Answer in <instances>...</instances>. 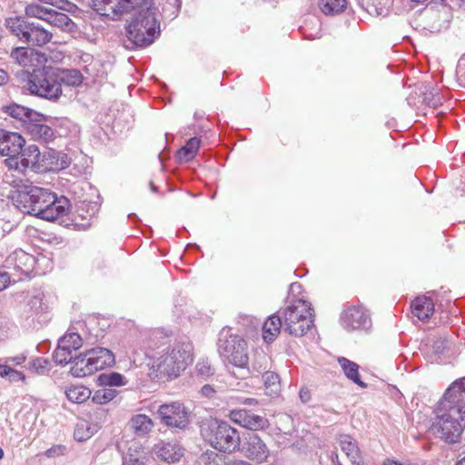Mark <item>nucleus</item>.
Returning <instances> with one entry per match:
<instances>
[{"label":"nucleus","instance_id":"1","mask_svg":"<svg viewBox=\"0 0 465 465\" xmlns=\"http://www.w3.org/2000/svg\"><path fill=\"white\" fill-rule=\"evenodd\" d=\"M94 6L100 15L113 20L124 13L138 8L136 17L126 26L127 38L134 46H148L160 34L155 8L150 0H95Z\"/></svg>","mask_w":465,"mask_h":465},{"label":"nucleus","instance_id":"2","mask_svg":"<svg viewBox=\"0 0 465 465\" xmlns=\"http://www.w3.org/2000/svg\"><path fill=\"white\" fill-rule=\"evenodd\" d=\"M9 198L22 213L43 220L54 221L66 215L70 202L64 196L57 197L48 189L33 185L28 182L14 180Z\"/></svg>","mask_w":465,"mask_h":465},{"label":"nucleus","instance_id":"3","mask_svg":"<svg viewBox=\"0 0 465 465\" xmlns=\"http://www.w3.org/2000/svg\"><path fill=\"white\" fill-rule=\"evenodd\" d=\"M431 429L445 442L460 440L465 429V377L447 389L438 404Z\"/></svg>","mask_w":465,"mask_h":465},{"label":"nucleus","instance_id":"4","mask_svg":"<svg viewBox=\"0 0 465 465\" xmlns=\"http://www.w3.org/2000/svg\"><path fill=\"white\" fill-rule=\"evenodd\" d=\"M152 361V368L169 379L177 378L193 362V345L179 341L173 344H162L154 351L146 352Z\"/></svg>","mask_w":465,"mask_h":465},{"label":"nucleus","instance_id":"5","mask_svg":"<svg viewBox=\"0 0 465 465\" xmlns=\"http://www.w3.org/2000/svg\"><path fill=\"white\" fill-rule=\"evenodd\" d=\"M24 88L33 95L52 102H56L63 94L53 66L34 68L32 73L26 74Z\"/></svg>","mask_w":465,"mask_h":465},{"label":"nucleus","instance_id":"6","mask_svg":"<svg viewBox=\"0 0 465 465\" xmlns=\"http://www.w3.org/2000/svg\"><path fill=\"white\" fill-rule=\"evenodd\" d=\"M279 313L283 319V330L290 335L302 337L313 326L312 309L305 300L291 301Z\"/></svg>","mask_w":465,"mask_h":465},{"label":"nucleus","instance_id":"7","mask_svg":"<svg viewBox=\"0 0 465 465\" xmlns=\"http://www.w3.org/2000/svg\"><path fill=\"white\" fill-rule=\"evenodd\" d=\"M201 434L214 449L223 452L234 451L241 443L238 430L225 421L211 420L203 423Z\"/></svg>","mask_w":465,"mask_h":465},{"label":"nucleus","instance_id":"8","mask_svg":"<svg viewBox=\"0 0 465 465\" xmlns=\"http://www.w3.org/2000/svg\"><path fill=\"white\" fill-rule=\"evenodd\" d=\"M218 352L224 363L246 368L249 362L248 347L243 338L223 329L219 334Z\"/></svg>","mask_w":465,"mask_h":465},{"label":"nucleus","instance_id":"9","mask_svg":"<svg viewBox=\"0 0 465 465\" xmlns=\"http://www.w3.org/2000/svg\"><path fill=\"white\" fill-rule=\"evenodd\" d=\"M25 145V139L17 133L0 130V154L9 168L19 169L18 155Z\"/></svg>","mask_w":465,"mask_h":465},{"label":"nucleus","instance_id":"10","mask_svg":"<svg viewBox=\"0 0 465 465\" xmlns=\"http://www.w3.org/2000/svg\"><path fill=\"white\" fill-rule=\"evenodd\" d=\"M35 259L33 255L21 249H16L11 252L5 259L4 269L19 281L23 277H28L34 269Z\"/></svg>","mask_w":465,"mask_h":465},{"label":"nucleus","instance_id":"11","mask_svg":"<svg viewBox=\"0 0 465 465\" xmlns=\"http://www.w3.org/2000/svg\"><path fill=\"white\" fill-rule=\"evenodd\" d=\"M157 414L162 423L167 427L184 429L189 424L188 411L179 401L162 404Z\"/></svg>","mask_w":465,"mask_h":465},{"label":"nucleus","instance_id":"12","mask_svg":"<svg viewBox=\"0 0 465 465\" xmlns=\"http://www.w3.org/2000/svg\"><path fill=\"white\" fill-rule=\"evenodd\" d=\"M20 157L19 169L32 168L35 170H58L66 168L70 163L66 160H63L62 163H39L41 158V153L36 145H29L18 155Z\"/></svg>","mask_w":465,"mask_h":465},{"label":"nucleus","instance_id":"13","mask_svg":"<svg viewBox=\"0 0 465 465\" xmlns=\"http://www.w3.org/2000/svg\"><path fill=\"white\" fill-rule=\"evenodd\" d=\"M229 418L233 422L251 430H265L270 426L267 418L252 413L244 409L231 411L229 413Z\"/></svg>","mask_w":465,"mask_h":465},{"label":"nucleus","instance_id":"14","mask_svg":"<svg viewBox=\"0 0 465 465\" xmlns=\"http://www.w3.org/2000/svg\"><path fill=\"white\" fill-rule=\"evenodd\" d=\"M341 322L347 330L368 329L371 326L370 315L361 306L346 308L341 316Z\"/></svg>","mask_w":465,"mask_h":465},{"label":"nucleus","instance_id":"15","mask_svg":"<svg viewBox=\"0 0 465 465\" xmlns=\"http://www.w3.org/2000/svg\"><path fill=\"white\" fill-rule=\"evenodd\" d=\"M242 450L247 458L257 463L266 461L269 456V449L264 441L255 433H251L246 438Z\"/></svg>","mask_w":465,"mask_h":465},{"label":"nucleus","instance_id":"16","mask_svg":"<svg viewBox=\"0 0 465 465\" xmlns=\"http://www.w3.org/2000/svg\"><path fill=\"white\" fill-rule=\"evenodd\" d=\"M11 57L23 67H37L45 61L41 52L29 47L13 49Z\"/></svg>","mask_w":465,"mask_h":465},{"label":"nucleus","instance_id":"17","mask_svg":"<svg viewBox=\"0 0 465 465\" xmlns=\"http://www.w3.org/2000/svg\"><path fill=\"white\" fill-rule=\"evenodd\" d=\"M41 119L36 118V120L26 123L25 129L27 134L33 140L40 143H48L53 142L55 138L54 130L50 126L39 123Z\"/></svg>","mask_w":465,"mask_h":465},{"label":"nucleus","instance_id":"18","mask_svg":"<svg viewBox=\"0 0 465 465\" xmlns=\"http://www.w3.org/2000/svg\"><path fill=\"white\" fill-rule=\"evenodd\" d=\"M86 356L89 357L94 372L110 367L114 363V355L110 350L105 348L96 347L88 350L86 351Z\"/></svg>","mask_w":465,"mask_h":465},{"label":"nucleus","instance_id":"19","mask_svg":"<svg viewBox=\"0 0 465 465\" xmlns=\"http://www.w3.org/2000/svg\"><path fill=\"white\" fill-rule=\"evenodd\" d=\"M153 450L159 460L168 463L177 462L183 456V450L177 443L163 441L156 444Z\"/></svg>","mask_w":465,"mask_h":465},{"label":"nucleus","instance_id":"20","mask_svg":"<svg viewBox=\"0 0 465 465\" xmlns=\"http://www.w3.org/2000/svg\"><path fill=\"white\" fill-rule=\"evenodd\" d=\"M337 443L352 464L360 465L361 450L354 438L349 434H340L337 437Z\"/></svg>","mask_w":465,"mask_h":465},{"label":"nucleus","instance_id":"21","mask_svg":"<svg viewBox=\"0 0 465 465\" xmlns=\"http://www.w3.org/2000/svg\"><path fill=\"white\" fill-rule=\"evenodd\" d=\"M53 37V34L35 23H31L28 32H26L25 42L34 45L42 46L48 44Z\"/></svg>","mask_w":465,"mask_h":465},{"label":"nucleus","instance_id":"22","mask_svg":"<svg viewBox=\"0 0 465 465\" xmlns=\"http://www.w3.org/2000/svg\"><path fill=\"white\" fill-rule=\"evenodd\" d=\"M412 313L420 321H426L434 312L431 299L421 296L417 297L411 304Z\"/></svg>","mask_w":465,"mask_h":465},{"label":"nucleus","instance_id":"23","mask_svg":"<svg viewBox=\"0 0 465 465\" xmlns=\"http://www.w3.org/2000/svg\"><path fill=\"white\" fill-rule=\"evenodd\" d=\"M70 372L73 376L78 378L89 376L94 373L90 359L86 356V351L73 360Z\"/></svg>","mask_w":465,"mask_h":465},{"label":"nucleus","instance_id":"24","mask_svg":"<svg viewBox=\"0 0 465 465\" xmlns=\"http://www.w3.org/2000/svg\"><path fill=\"white\" fill-rule=\"evenodd\" d=\"M361 6L372 16H386L389 14L391 0H359Z\"/></svg>","mask_w":465,"mask_h":465},{"label":"nucleus","instance_id":"25","mask_svg":"<svg viewBox=\"0 0 465 465\" xmlns=\"http://www.w3.org/2000/svg\"><path fill=\"white\" fill-rule=\"evenodd\" d=\"M281 328H283V319L278 311L276 314L270 316L263 323V339L268 342L273 341L280 333Z\"/></svg>","mask_w":465,"mask_h":465},{"label":"nucleus","instance_id":"26","mask_svg":"<svg viewBox=\"0 0 465 465\" xmlns=\"http://www.w3.org/2000/svg\"><path fill=\"white\" fill-rule=\"evenodd\" d=\"M131 430L137 436H145L153 429V422L152 419L145 414H135L128 422Z\"/></svg>","mask_w":465,"mask_h":465},{"label":"nucleus","instance_id":"27","mask_svg":"<svg viewBox=\"0 0 465 465\" xmlns=\"http://www.w3.org/2000/svg\"><path fill=\"white\" fill-rule=\"evenodd\" d=\"M50 25L60 28L64 32L74 33L76 30V25L67 15L51 10L46 21Z\"/></svg>","mask_w":465,"mask_h":465},{"label":"nucleus","instance_id":"28","mask_svg":"<svg viewBox=\"0 0 465 465\" xmlns=\"http://www.w3.org/2000/svg\"><path fill=\"white\" fill-rule=\"evenodd\" d=\"M338 362L345 376L355 384L361 388H366L367 384L361 380L359 374V365L344 357L338 359Z\"/></svg>","mask_w":465,"mask_h":465},{"label":"nucleus","instance_id":"29","mask_svg":"<svg viewBox=\"0 0 465 465\" xmlns=\"http://www.w3.org/2000/svg\"><path fill=\"white\" fill-rule=\"evenodd\" d=\"M55 74L61 87L63 84L68 86H78L83 82L82 74L76 69L62 70L55 67Z\"/></svg>","mask_w":465,"mask_h":465},{"label":"nucleus","instance_id":"30","mask_svg":"<svg viewBox=\"0 0 465 465\" xmlns=\"http://www.w3.org/2000/svg\"><path fill=\"white\" fill-rule=\"evenodd\" d=\"M265 393L272 397H278L282 391L280 377L273 371H265L262 374Z\"/></svg>","mask_w":465,"mask_h":465},{"label":"nucleus","instance_id":"31","mask_svg":"<svg viewBox=\"0 0 465 465\" xmlns=\"http://www.w3.org/2000/svg\"><path fill=\"white\" fill-rule=\"evenodd\" d=\"M31 23H27L18 17H11L6 19L5 25L10 32L16 35L20 40L25 42L26 32H28Z\"/></svg>","mask_w":465,"mask_h":465},{"label":"nucleus","instance_id":"32","mask_svg":"<svg viewBox=\"0 0 465 465\" xmlns=\"http://www.w3.org/2000/svg\"><path fill=\"white\" fill-rule=\"evenodd\" d=\"M67 399L74 403H83L91 396V391L83 385H72L65 391Z\"/></svg>","mask_w":465,"mask_h":465},{"label":"nucleus","instance_id":"33","mask_svg":"<svg viewBox=\"0 0 465 465\" xmlns=\"http://www.w3.org/2000/svg\"><path fill=\"white\" fill-rule=\"evenodd\" d=\"M201 141L197 137L189 139L186 144L178 151V157L181 161L189 162L193 160L199 148Z\"/></svg>","mask_w":465,"mask_h":465},{"label":"nucleus","instance_id":"34","mask_svg":"<svg viewBox=\"0 0 465 465\" xmlns=\"http://www.w3.org/2000/svg\"><path fill=\"white\" fill-rule=\"evenodd\" d=\"M319 6L325 15H338L347 6V0H319Z\"/></svg>","mask_w":465,"mask_h":465},{"label":"nucleus","instance_id":"35","mask_svg":"<svg viewBox=\"0 0 465 465\" xmlns=\"http://www.w3.org/2000/svg\"><path fill=\"white\" fill-rule=\"evenodd\" d=\"M99 383L105 387H119L127 384L126 378L119 372L102 373L98 377Z\"/></svg>","mask_w":465,"mask_h":465},{"label":"nucleus","instance_id":"36","mask_svg":"<svg viewBox=\"0 0 465 465\" xmlns=\"http://www.w3.org/2000/svg\"><path fill=\"white\" fill-rule=\"evenodd\" d=\"M73 350L71 348L66 347L64 344H62L58 341L57 348L54 350L53 353L54 361L56 364L65 365L69 362H72L73 358Z\"/></svg>","mask_w":465,"mask_h":465},{"label":"nucleus","instance_id":"37","mask_svg":"<svg viewBox=\"0 0 465 465\" xmlns=\"http://www.w3.org/2000/svg\"><path fill=\"white\" fill-rule=\"evenodd\" d=\"M95 431V426H92L87 421L83 420L77 423L74 437L78 441H84L91 438Z\"/></svg>","mask_w":465,"mask_h":465},{"label":"nucleus","instance_id":"38","mask_svg":"<svg viewBox=\"0 0 465 465\" xmlns=\"http://www.w3.org/2000/svg\"><path fill=\"white\" fill-rule=\"evenodd\" d=\"M10 114L15 118H20L24 120L25 124L36 120V118L44 117L43 114H40L33 110L22 106H15L12 108Z\"/></svg>","mask_w":465,"mask_h":465},{"label":"nucleus","instance_id":"39","mask_svg":"<svg viewBox=\"0 0 465 465\" xmlns=\"http://www.w3.org/2000/svg\"><path fill=\"white\" fill-rule=\"evenodd\" d=\"M117 393L118 391L116 390L104 386V388L94 392L92 400L97 404H105L114 400Z\"/></svg>","mask_w":465,"mask_h":465},{"label":"nucleus","instance_id":"40","mask_svg":"<svg viewBox=\"0 0 465 465\" xmlns=\"http://www.w3.org/2000/svg\"><path fill=\"white\" fill-rule=\"evenodd\" d=\"M49 361L43 357H38L32 360L27 366V369L35 374L44 375L49 371Z\"/></svg>","mask_w":465,"mask_h":465},{"label":"nucleus","instance_id":"41","mask_svg":"<svg viewBox=\"0 0 465 465\" xmlns=\"http://www.w3.org/2000/svg\"><path fill=\"white\" fill-rule=\"evenodd\" d=\"M59 341L66 347L71 348L73 351H77L83 345L81 336L76 332H69L64 334Z\"/></svg>","mask_w":465,"mask_h":465},{"label":"nucleus","instance_id":"42","mask_svg":"<svg viewBox=\"0 0 465 465\" xmlns=\"http://www.w3.org/2000/svg\"><path fill=\"white\" fill-rule=\"evenodd\" d=\"M51 10L39 5H29L25 8V14L30 17H35L46 22Z\"/></svg>","mask_w":465,"mask_h":465},{"label":"nucleus","instance_id":"43","mask_svg":"<svg viewBox=\"0 0 465 465\" xmlns=\"http://www.w3.org/2000/svg\"><path fill=\"white\" fill-rule=\"evenodd\" d=\"M41 3L53 5L56 8L64 10L66 12L72 13L74 12L77 7L74 4L69 2L68 0H38Z\"/></svg>","mask_w":465,"mask_h":465},{"label":"nucleus","instance_id":"44","mask_svg":"<svg viewBox=\"0 0 465 465\" xmlns=\"http://www.w3.org/2000/svg\"><path fill=\"white\" fill-rule=\"evenodd\" d=\"M28 306L35 313L43 312L45 309V305L43 302V295L39 293L33 296L28 302Z\"/></svg>","mask_w":465,"mask_h":465},{"label":"nucleus","instance_id":"45","mask_svg":"<svg viewBox=\"0 0 465 465\" xmlns=\"http://www.w3.org/2000/svg\"><path fill=\"white\" fill-rule=\"evenodd\" d=\"M450 342L443 337L435 338L432 341V350L436 354L442 353L449 346Z\"/></svg>","mask_w":465,"mask_h":465},{"label":"nucleus","instance_id":"46","mask_svg":"<svg viewBox=\"0 0 465 465\" xmlns=\"http://www.w3.org/2000/svg\"><path fill=\"white\" fill-rule=\"evenodd\" d=\"M11 282H18L11 272H8L5 269L0 270V292L5 290Z\"/></svg>","mask_w":465,"mask_h":465},{"label":"nucleus","instance_id":"47","mask_svg":"<svg viewBox=\"0 0 465 465\" xmlns=\"http://www.w3.org/2000/svg\"><path fill=\"white\" fill-rule=\"evenodd\" d=\"M196 370L202 376H210L213 374V369L207 361H198L196 364Z\"/></svg>","mask_w":465,"mask_h":465},{"label":"nucleus","instance_id":"48","mask_svg":"<svg viewBox=\"0 0 465 465\" xmlns=\"http://www.w3.org/2000/svg\"><path fill=\"white\" fill-rule=\"evenodd\" d=\"M7 379L10 381H25V376L16 371V370H14V369H11L9 374H8V377Z\"/></svg>","mask_w":465,"mask_h":465},{"label":"nucleus","instance_id":"49","mask_svg":"<svg viewBox=\"0 0 465 465\" xmlns=\"http://www.w3.org/2000/svg\"><path fill=\"white\" fill-rule=\"evenodd\" d=\"M64 447L60 446V445H57V446H54V447H52L50 449H48L46 451H45V456L48 457V458H52V457H54V456H57V455H60L63 453V450H64Z\"/></svg>","mask_w":465,"mask_h":465},{"label":"nucleus","instance_id":"50","mask_svg":"<svg viewBox=\"0 0 465 465\" xmlns=\"http://www.w3.org/2000/svg\"><path fill=\"white\" fill-rule=\"evenodd\" d=\"M124 465H147V464H146V462H144L142 460H139L136 458H134V459L130 458L128 460H125Z\"/></svg>","mask_w":465,"mask_h":465},{"label":"nucleus","instance_id":"51","mask_svg":"<svg viewBox=\"0 0 465 465\" xmlns=\"http://www.w3.org/2000/svg\"><path fill=\"white\" fill-rule=\"evenodd\" d=\"M203 395L206 397H211L214 393V390L210 385H204L201 390Z\"/></svg>","mask_w":465,"mask_h":465},{"label":"nucleus","instance_id":"52","mask_svg":"<svg viewBox=\"0 0 465 465\" xmlns=\"http://www.w3.org/2000/svg\"><path fill=\"white\" fill-rule=\"evenodd\" d=\"M11 369L10 366L0 364V376L7 378Z\"/></svg>","mask_w":465,"mask_h":465},{"label":"nucleus","instance_id":"53","mask_svg":"<svg viewBox=\"0 0 465 465\" xmlns=\"http://www.w3.org/2000/svg\"><path fill=\"white\" fill-rule=\"evenodd\" d=\"M225 465H251L249 462L242 460H230L225 462Z\"/></svg>","mask_w":465,"mask_h":465},{"label":"nucleus","instance_id":"54","mask_svg":"<svg viewBox=\"0 0 465 465\" xmlns=\"http://www.w3.org/2000/svg\"><path fill=\"white\" fill-rule=\"evenodd\" d=\"M241 403L252 406V405H257L258 401L254 398H243L241 400Z\"/></svg>","mask_w":465,"mask_h":465},{"label":"nucleus","instance_id":"55","mask_svg":"<svg viewBox=\"0 0 465 465\" xmlns=\"http://www.w3.org/2000/svg\"><path fill=\"white\" fill-rule=\"evenodd\" d=\"M382 464L383 465H404L402 462H401L397 460L391 459V458L385 459L383 460Z\"/></svg>","mask_w":465,"mask_h":465},{"label":"nucleus","instance_id":"56","mask_svg":"<svg viewBox=\"0 0 465 465\" xmlns=\"http://www.w3.org/2000/svg\"><path fill=\"white\" fill-rule=\"evenodd\" d=\"M8 80V75H7V73L3 70V69H0V85H3L5 84Z\"/></svg>","mask_w":465,"mask_h":465},{"label":"nucleus","instance_id":"57","mask_svg":"<svg viewBox=\"0 0 465 465\" xmlns=\"http://www.w3.org/2000/svg\"><path fill=\"white\" fill-rule=\"evenodd\" d=\"M426 15L429 19L435 20L440 16V13L434 10H428Z\"/></svg>","mask_w":465,"mask_h":465},{"label":"nucleus","instance_id":"58","mask_svg":"<svg viewBox=\"0 0 465 465\" xmlns=\"http://www.w3.org/2000/svg\"><path fill=\"white\" fill-rule=\"evenodd\" d=\"M12 361L16 364V365H19V364H22L23 362H25V356H17V357H15L12 359Z\"/></svg>","mask_w":465,"mask_h":465},{"label":"nucleus","instance_id":"59","mask_svg":"<svg viewBox=\"0 0 465 465\" xmlns=\"http://www.w3.org/2000/svg\"><path fill=\"white\" fill-rule=\"evenodd\" d=\"M433 107H437L440 104V98L439 96L433 97L431 102H429Z\"/></svg>","mask_w":465,"mask_h":465},{"label":"nucleus","instance_id":"60","mask_svg":"<svg viewBox=\"0 0 465 465\" xmlns=\"http://www.w3.org/2000/svg\"><path fill=\"white\" fill-rule=\"evenodd\" d=\"M300 396L302 401H307L309 399V396L305 392H302V391H301Z\"/></svg>","mask_w":465,"mask_h":465},{"label":"nucleus","instance_id":"61","mask_svg":"<svg viewBox=\"0 0 465 465\" xmlns=\"http://www.w3.org/2000/svg\"><path fill=\"white\" fill-rule=\"evenodd\" d=\"M456 465H465V457L458 460Z\"/></svg>","mask_w":465,"mask_h":465},{"label":"nucleus","instance_id":"62","mask_svg":"<svg viewBox=\"0 0 465 465\" xmlns=\"http://www.w3.org/2000/svg\"><path fill=\"white\" fill-rule=\"evenodd\" d=\"M150 186H151V189L153 193H156L157 192V188L156 186L153 184V182H150Z\"/></svg>","mask_w":465,"mask_h":465},{"label":"nucleus","instance_id":"63","mask_svg":"<svg viewBox=\"0 0 465 465\" xmlns=\"http://www.w3.org/2000/svg\"><path fill=\"white\" fill-rule=\"evenodd\" d=\"M4 455H5L4 450H3V449L0 447V460L4 458Z\"/></svg>","mask_w":465,"mask_h":465},{"label":"nucleus","instance_id":"64","mask_svg":"<svg viewBox=\"0 0 465 465\" xmlns=\"http://www.w3.org/2000/svg\"><path fill=\"white\" fill-rule=\"evenodd\" d=\"M180 4H181L180 0H173V5L179 6Z\"/></svg>","mask_w":465,"mask_h":465}]
</instances>
